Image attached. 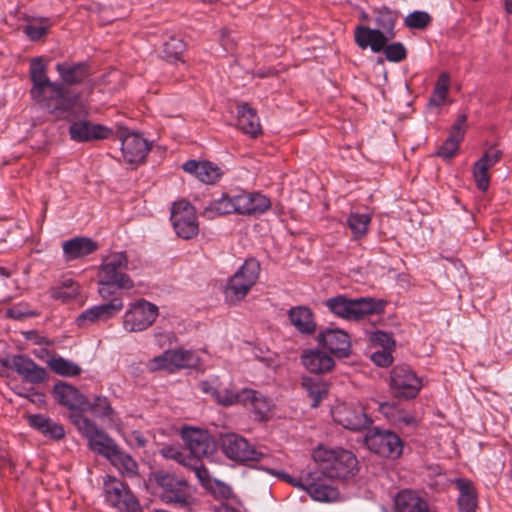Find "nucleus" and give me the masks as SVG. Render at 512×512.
I'll return each instance as SVG.
<instances>
[{
    "instance_id": "f257e3e1",
    "label": "nucleus",
    "mask_w": 512,
    "mask_h": 512,
    "mask_svg": "<svg viewBox=\"0 0 512 512\" xmlns=\"http://www.w3.org/2000/svg\"><path fill=\"white\" fill-rule=\"evenodd\" d=\"M61 81H51L41 57L30 62V95L36 104L58 120H72L77 98L69 94L65 85L83 83L90 75L86 62H58L55 66Z\"/></svg>"
},
{
    "instance_id": "f03ea898",
    "label": "nucleus",
    "mask_w": 512,
    "mask_h": 512,
    "mask_svg": "<svg viewBox=\"0 0 512 512\" xmlns=\"http://www.w3.org/2000/svg\"><path fill=\"white\" fill-rule=\"evenodd\" d=\"M128 258L126 252L112 253L103 258L98 271V293L101 298L122 299L124 290L134 288V282L126 273Z\"/></svg>"
},
{
    "instance_id": "7ed1b4c3",
    "label": "nucleus",
    "mask_w": 512,
    "mask_h": 512,
    "mask_svg": "<svg viewBox=\"0 0 512 512\" xmlns=\"http://www.w3.org/2000/svg\"><path fill=\"white\" fill-rule=\"evenodd\" d=\"M324 305L338 318L359 321L368 315L381 313L385 302L370 297L348 298L345 295H336L325 300Z\"/></svg>"
},
{
    "instance_id": "20e7f679",
    "label": "nucleus",
    "mask_w": 512,
    "mask_h": 512,
    "mask_svg": "<svg viewBox=\"0 0 512 512\" xmlns=\"http://www.w3.org/2000/svg\"><path fill=\"white\" fill-rule=\"evenodd\" d=\"M314 457L320 461V474L329 479H347L358 471L355 455L345 449H318Z\"/></svg>"
},
{
    "instance_id": "39448f33",
    "label": "nucleus",
    "mask_w": 512,
    "mask_h": 512,
    "mask_svg": "<svg viewBox=\"0 0 512 512\" xmlns=\"http://www.w3.org/2000/svg\"><path fill=\"white\" fill-rule=\"evenodd\" d=\"M153 476L157 486L161 489L160 498L164 503L187 512L192 511L195 499L186 480L165 471H157Z\"/></svg>"
},
{
    "instance_id": "423d86ee",
    "label": "nucleus",
    "mask_w": 512,
    "mask_h": 512,
    "mask_svg": "<svg viewBox=\"0 0 512 512\" xmlns=\"http://www.w3.org/2000/svg\"><path fill=\"white\" fill-rule=\"evenodd\" d=\"M105 501L122 512H143L138 498L129 486L116 477L106 475L103 481Z\"/></svg>"
},
{
    "instance_id": "0eeeda50",
    "label": "nucleus",
    "mask_w": 512,
    "mask_h": 512,
    "mask_svg": "<svg viewBox=\"0 0 512 512\" xmlns=\"http://www.w3.org/2000/svg\"><path fill=\"white\" fill-rule=\"evenodd\" d=\"M221 448L224 455L234 461H263L261 464H269L272 458L263 451L250 444L244 437L231 433L222 438Z\"/></svg>"
},
{
    "instance_id": "6e6552de",
    "label": "nucleus",
    "mask_w": 512,
    "mask_h": 512,
    "mask_svg": "<svg viewBox=\"0 0 512 512\" xmlns=\"http://www.w3.org/2000/svg\"><path fill=\"white\" fill-rule=\"evenodd\" d=\"M365 444L370 451L389 459L399 458L404 448V442L397 433L379 427L367 433Z\"/></svg>"
},
{
    "instance_id": "1a4fd4ad",
    "label": "nucleus",
    "mask_w": 512,
    "mask_h": 512,
    "mask_svg": "<svg viewBox=\"0 0 512 512\" xmlns=\"http://www.w3.org/2000/svg\"><path fill=\"white\" fill-rule=\"evenodd\" d=\"M260 274V263L255 258H249L229 278L225 293L227 297L236 300L243 299L254 286Z\"/></svg>"
},
{
    "instance_id": "9d476101",
    "label": "nucleus",
    "mask_w": 512,
    "mask_h": 512,
    "mask_svg": "<svg viewBox=\"0 0 512 512\" xmlns=\"http://www.w3.org/2000/svg\"><path fill=\"white\" fill-rule=\"evenodd\" d=\"M390 388L396 398L413 399L422 388V379L407 365H397L390 372Z\"/></svg>"
},
{
    "instance_id": "9b49d317",
    "label": "nucleus",
    "mask_w": 512,
    "mask_h": 512,
    "mask_svg": "<svg viewBox=\"0 0 512 512\" xmlns=\"http://www.w3.org/2000/svg\"><path fill=\"white\" fill-rule=\"evenodd\" d=\"M170 220L177 236L184 240L192 239L199 232L196 210L185 200L173 203Z\"/></svg>"
},
{
    "instance_id": "f8f14e48",
    "label": "nucleus",
    "mask_w": 512,
    "mask_h": 512,
    "mask_svg": "<svg viewBox=\"0 0 512 512\" xmlns=\"http://www.w3.org/2000/svg\"><path fill=\"white\" fill-rule=\"evenodd\" d=\"M159 314L158 307L144 299L133 303L124 315L123 327L128 332H140L150 327Z\"/></svg>"
},
{
    "instance_id": "ddd939ff",
    "label": "nucleus",
    "mask_w": 512,
    "mask_h": 512,
    "mask_svg": "<svg viewBox=\"0 0 512 512\" xmlns=\"http://www.w3.org/2000/svg\"><path fill=\"white\" fill-rule=\"evenodd\" d=\"M199 362L197 355L191 350H166L149 362L151 371L165 370L173 373L179 369L195 367Z\"/></svg>"
},
{
    "instance_id": "4468645a",
    "label": "nucleus",
    "mask_w": 512,
    "mask_h": 512,
    "mask_svg": "<svg viewBox=\"0 0 512 512\" xmlns=\"http://www.w3.org/2000/svg\"><path fill=\"white\" fill-rule=\"evenodd\" d=\"M182 439L189 450V455L182 460H188L189 458L201 459L202 457L211 456L217 448L214 438L208 431L203 429L185 428L182 431Z\"/></svg>"
},
{
    "instance_id": "2eb2a0df",
    "label": "nucleus",
    "mask_w": 512,
    "mask_h": 512,
    "mask_svg": "<svg viewBox=\"0 0 512 512\" xmlns=\"http://www.w3.org/2000/svg\"><path fill=\"white\" fill-rule=\"evenodd\" d=\"M78 106L74 109L75 117L69 126V135L75 142H90L94 140L108 139L112 135V130L102 124H94L87 120H76Z\"/></svg>"
},
{
    "instance_id": "dca6fc26",
    "label": "nucleus",
    "mask_w": 512,
    "mask_h": 512,
    "mask_svg": "<svg viewBox=\"0 0 512 512\" xmlns=\"http://www.w3.org/2000/svg\"><path fill=\"white\" fill-rule=\"evenodd\" d=\"M331 413L336 423L351 431H361L372 423V419L367 416L363 408L353 405H337Z\"/></svg>"
},
{
    "instance_id": "f3484780",
    "label": "nucleus",
    "mask_w": 512,
    "mask_h": 512,
    "mask_svg": "<svg viewBox=\"0 0 512 512\" xmlns=\"http://www.w3.org/2000/svg\"><path fill=\"white\" fill-rule=\"evenodd\" d=\"M105 302L85 309L77 318L76 323L80 327L98 321H105L116 316L124 307L123 299L102 298Z\"/></svg>"
},
{
    "instance_id": "a211bd4d",
    "label": "nucleus",
    "mask_w": 512,
    "mask_h": 512,
    "mask_svg": "<svg viewBox=\"0 0 512 512\" xmlns=\"http://www.w3.org/2000/svg\"><path fill=\"white\" fill-rule=\"evenodd\" d=\"M121 151L125 161L138 165L142 163L150 150L149 143L141 134L121 131L119 135Z\"/></svg>"
},
{
    "instance_id": "6ab92c4d",
    "label": "nucleus",
    "mask_w": 512,
    "mask_h": 512,
    "mask_svg": "<svg viewBox=\"0 0 512 512\" xmlns=\"http://www.w3.org/2000/svg\"><path fill=\"white\" fill-rule=\"evenodd\" d=\"M320 346L328 350L337 358H346L350 355L351 339L348 333L339 328H326L317 336Z\"/></svg>"
},
{
    "instance_id": "aec40b11",
    "label": "nucleus",
    "mask_w": 512,
    "mask_h": 512,
    "mask_svg": "<svg viewBox=\"0 0 512 512\" xmlns=\"http://www.w3.org/2000/svg\"><path fill=\"white\" fill-rule=\"evenodd\" d=\"M199 389L210 395L219 405L229 407L242 404V390L235 391L230 387L223 388L218 376H212L199 383Z\"/></svg>"
},
{
    "instance_id": "412c9836",
    "label": "nucleus",
    "mask_w": 512,
    "mask_h": 512,
    "mask_svg": "<svg viewBox=\"0 0 512 512\" xmlns=\"http://www.w3.org/2000/svg\"><path fill=\"white\" fill-rule=\"evenodd\" d=\"M11 367L21 378L31 384H40L48 379V373L44 367L39 366L26 355H15L11 360Z\"/></svg>"
},
{
    "instance_id": "4be33fe9",
    "label": "nucleus",
    "mask_w": 512,
    "mask_h": 512,
    "mask_svg": "<svg viewBox=\"0 0 512 512\" xmlns=\"http://www.w3.org/2000/svg\"><path fill=\"white\" fill-rule=\"evenodd\" d=\"M52 395L54 399L69 410H85L87 398L71 384L63 381L55 383Z\"/></svg>"
},
{
    "instance_id": "5701e85b",
    "label": "nucleus",
    "mask_w": 512,
    "mask_h": 512,
    "mask_svg": "<svg viewBox=\"0 0 512 512\" xmlns=\"http://www.w3.org/2000/svg\"><path fill=\"white\" fill-rule=\"evenodd\" d=\"M502 157V152L498 149H490L479 158L473 166V178L476 187L481 192H486L490 184L488 170L496 165Z\"/></svg>"
},
{
    "instance_id": "b1692460",
    "label": "nucleus",
    "mask_w": 512,
    "mask_h": 512,
    "mask_svg": "<svg viewBox=\"0 0 512 512\" xmlns=\"http://www.w3.org/2000/svg\"><path fill=\"white\" fill-rule=\"evenodd\" d=\"M301 363L310 373L317 375L330 371L335 365L334 359L318 348L304 350Z\"/></svg>"
},
{
    "instance_id": "393cba45",
    "label": "nucleus",
    "mask_w": 512,
    "mask_h": 512,
    "mask_svg": "<svg viewBox=\"0 0 512 512\" xmlns=\"http://www.w3.org/2000/svg\"><path fill=\"white\" fill-rule=\"evenodd\" d=\"M240 215L259 216L271 207L270 199L260 192H238Z\"/></svg>"
},
{
    "instance_id": "a878e982",
    "label": "nucleus",
    "mask_w": 512,
    "mask_h": 512,
    "mask_svg": "<svg viewBox=\"0 0 512 512\" xmlns=\"http://www.w3.org/2000/svg\"><path fill=\"white\" fill-rule=\"evenodd\" d=\"M182 168L206 184H214L223 174L220 167L210 161L188 160Z\"/></svg>"
},
{
    "instance_id": "bb28decb",
    "label": "nucleus",
    "mask_w": 512,
    "mask_h": 512,
    "mask_svg": "<svg viewBox=\"0 0 512 512\" xmlns=\"http://www.w3.org/2000/svg\"><path fill=\"white\" fill-rule=\"evenodd\" d=\"M85 438L88 440L90 450L103 456L108 461L114 456L119 446L107 433L96 426Z\"/></svg>"
},
{
    "instance_id": "cd10ccee",
    "label": "nucleus",
    "mask_w": 512,
    "mask_h": 512,
    "mask_svg": "<svg viewBox=\"0 0 512 512\" xmlns=\"http://www.w3.org/2000/svg\"><path fill=\"white\" fill-rule=\"evenodd\" d=\"M231 213L240 215L238 193H223L220 198L211 201L203 211V215L206 218H214L217 215H225Z\"/></svg>"
},
{
    "instance_id": "c85d7f7f",
    "label": "nucleus",
    "mask_w": 512,
    "mask_h": 512,
    "mask_svg": "<svg viewBox=\"0 0 512 512\" xmlns=\"http://www.w3.org/2000/svg\"><path fill=\"white\" fill-rule=\"evenodd\" d=\"M237 110V127L245 134L256 138L261 134L260 119L257 111L252 108L248 103L238 104Z\"/></svg>"
},
{
    "instance_id": "c756f323",
    "label": "nucleus",
    "mask_w": 512,
    "mask_h": 512,
    "mask_svg": "<svg viewBox=\"0 0 512 512\" xmlns=\"http://www.w3.org/2000/svg\"><path fill=\"white\" fill-rule=\"evenodd\" d=\"M242 405L251 406L254 417L259 421H266L271 409V400L260 392L244 388L242 389Z\"/></svg>"
},
{
    "instance_id": "7c9ffc66",
    "label": "nucleus",
    "mask_w": 512,
    "mask_h": 512,
    "mask_svg": "<svg viewBox=\"0 0 512 512\" xmlns=\"http://www.w3.org/2000/svg\"><path fill=\"white\" fill-rule=\"evenodd\" d=\"M456 488L459 490L457 505L459 512H476L478 507V494L473 482L465 478L455 479Z\"/></svg>"
},
{
    "instance_id": "2f4dec72",
    "label": "nucleus",
    "mask_w": 512,
    "mask_h": 512,
    "mask_svg": "<svg viewBox=\"0 0 512 512\" xmlns=\"http://www.w3.org/2000/svg\"><path fill=\"white\" fill-rule=\"evenodd\" d=\"M288 317L296 330L303 335H311L316 331V321L312 310L307 306L292 307Z\"/></svg>"
},
{
    "instance_id": "473e14b6",
    "label": "nucleus",
    "mask_w": 512,
    "mask_h": 512,
    "mask_svg": "<svg viewBox=\"0 0 512 512\" xmlns=\"http://www.w3.org/2000/svg\"><path fill=\"white\" fill-rule=\"evenodd\" d=\"M97 249L98 243L88 237H75L63 243V253L67 261L85 257Z\"/></svg>"
},
{
    "instance_id": "72a5a7b5",
    "label": "nucleus",
    "mask_w": 512,
    "mask_h": 512,
    "mask_svg": "<svg viewBox=\"0 0 512 512\" xmlns=\"http://www.w3.org/2000/svg\"><path fill=\"white\" fill-rule=\"evenodd\" d=\"M28 423L46 438L60 440L65 436L64 427L43 414L29 415Z\"/></svg>"
},
{
    "instance_id": "f704fd0d",
    "label": "nucleus",
    "mask_w": 512,
    "mask_h": 512,
    "mask_svg": "<svg viewBox=\"0 0 512 512\" xmlns=\"http://www.w3.org/2000/svg\"><path fill=\"white\" fill-rule=\"evenodd\" d=\"M378 411L391 423L414 425L415 417L405 411L398 402H381Z\"/></svg>"
},
{
    "instance_id": "c9c22d12",
    "label": "nucleus",
    "mask_w": 512,
    "mask_h": 512,
    "mask_svg": "<svg viewBox=\"0 0 512 512\" xmlns=\"http://www.w3.org/2000/svg\"><path fill=\"white\" fill-rule=\"evenodd\" d=\"M397 512H424L426 503L413 491L402 490L395 498Z\"/></svg>"
},
{
    "instance_id": "e433bc0d",
    "label": "nucleus",
    "mask_w": 512,
    "mask_h": 512,
    "mask_svg": "<svg viewBox=\"0 0 512 512\" xmlns=\"http://www.w3.org/2000/svg\"><path fill=\"white\" fill-rule=\"evenodd\" d=\"M301 384L312 399L311 406L313 408L318 407L322 399L328 394V385L320 377L304 376Z\"/></svg>"
},
{
    "instance_id": "4c0bfd02",
    "label": "nucleus",
    "mask_w": 512,
    "mask_h": 512,
    "mask_svg": "<svg viewBox=\"0 0 512 512\" xmlns=\"http://www.w3.org/2000/svg\"><path fill=\"white\" fill-rule=\"evenodd\" d=\"M109 462L121 473L134 477L138 473V464L131 455L124 452L120 447L109 460Z\"/></svg>"
},
{
    "instance_id": "58836bf2",
    "label": "nucleus",
    "mask_w": 512,
    "mask_h": 512,
    "mask_svg": "<svg viewBox=\"0 0 512 512\" xmlns=\"http://www.w3.org/2000/svg\"><path fill=\"white\" fill-rule=\"evenodd\" d=\"M52 26V22L48 18H36L27 22V24L23 28L24 34L31 41H39L44 38L50 28Z\"/></svg>"
},
{
    "instance_id": "ea45409f",
    "label": "nucleus",
    "mask_w": 512,
    "mask_h": 512,
    "mask_svg": "<svg viewBox=\"0 0 512 512\" xmlns=\"http://www.w3.org/2000/svg\"><path fill=\"white\" fill-rule=\"evenodd\" d=\"M371 216L367 213L351 212L347 218V225L350 228L355 240L364 237L368 231Z\"/></svg>"
},
{
    "instance_id": "a19ab883",
    "label": "nucleus",
    "mask_w": 512,
    "mask_h": 512,
    "mask_svg": "<svg viewBox=\"0 0 512 512\" xmlns=\"http://www.w3.org/2000/svg\"><path fill=\"white\" fill-rule=\"evenodd\" d=\"M306 491L316 501L330 502L338 497L336 488L320 482H311L307 485Z\"/></svg>"
},
{
    "instance_id": "79ce46f5",
    "label": "nucleus",
    "mask_w": 512,
    "mask_h": 512,
    "mask_svg": "<svg viewBox=\"0 0 512 512\" xmlns=\"http://www.w3.org/2000/svg\"><path fill=\"white\" fill-rule=\"evenodd\" d=\"M48 366L56 374L64 377H73L81 373V368L79 365L61 356L51 358L48 361Z\"/></svg>"
},
{
    "instance_id": "37998d69",
    "label": "nucleus",
    "mask_w": 512,
    "mask_h": 512,
    "mask_svg": "<svg viewBox=\"0 0 512 512\" xmlns=\"http://www.w3.org/2000/svg\"><path fill=\"white\" fill-rule=\"evenodd\" d=\"M186 49V44L180 38L170 37L163 44L164 57L169 62H184L183 53Z\"/></svg>"
},
{
    "instance_id": "c03bdc74",
    "label": "nucleus",
    "mask_w": 512,
    "mask_h": 512,
    "mask_svg": "<svg viewBox=\"0 0 512 512\" xmlns=\"http://www.w3.org/2000/svg\"><path fill=\"white\" fill-rule=\"evenodd\" d=\"M80 293L79 285L71 278L62 281L61 285L53 290L52 296L63 302L75 299Z\"/></svg>"
},
{
    "instance_id": "a18cd8bd",
    "label": "nucleus",
    "mask_w": 512,
    "mask_h": 512,
    "mask_svg": "<svg viewBox=\"0 0 512 512\" xmlns=\"http://www.w3.org/2000/svg\"><path fill=\"white\" fill-rule=\"evenodd\" d=\"M449 80L450 77L448 73L443 72L440 74L436 83V87L429 99L430 106L439 107L443 104L449 91Z\"/></svg>"
},
{
    "instance_id": "49530a36",
    "label": "nucleus",
    "mask_w": 512,
    "mask_h": 512,
    "mask_svg": "<svg viewBox=\"0 0 512 512\" xmlns=\"http://www.w3.org/2000/svg\"><path fill=\"white\" fill-rule=\"evenodd\" d=\"M85 410L90 411L95 417L101 419H110L113 414V408L111 407L110 402L103 396L95 397L91 403L87 401Z\"/></svg>"
},
{
    "instance_id": "de8ad7c7",
    "label": "nucleus",
    "mask_w": 512,
    "mask_h": 512,
    "mask_svg": "<svg viewBox=\"0 0 512 512\" xmlns=\"http://www.w3.org/2000/svg\"><path fill=\"white\" fill-rule=\"evenodd\" d=\"M397 16L390 10L388 7L383 6L377 11V15L375 18L376 25L383 29L389 37H394V27L396 23Z\"/></svg>"
},
{
    "instance_id": "09e8293b",
    "label": "nucleus",
    "mask_w": 512,
    "mask_h": 512,
    "mask_svg": "<svg viewBox=\"0 0 512 512\" xmlns=\"http://www.w3.org/2000/svg\"><path fill=\"white\" fill-rule=\"evenodd\" d=\"M70 421L77 427L78 431L85 437L97 426L95 422L83 416L85 410H70Z\"/></svg>"
},
{
    "instance_id": "8fccbe9b",
    "label": "nucleus",
    "mask_w": 512,
    "mask_h": 512,
    "mask_svg": "<svg viewBox=\"0 0 512 512\" xmlns=\"http://www.w3.org/2000/svg\"><path fill=\"white\" fill-rule=\"evenodd\" d=\"M257 469L261 471H265L266 473L276 476L277 478L284 480L285 482L299 488H303L306 490L307 486L303 485L301 479L294 478L287 474L284 471L276 469L274 466L271 465V462L269 464H258Z\"/></svg>"
},
{
    "instance_id": "3c124183",
    "label": "nucleus",
    "mask_w": 512,
    "mask_h": 512,
    "mask_svg": "<svg viewBox=\"0 0 512 512\" xmlns=\"http://www.w3.org/2000/svg\"><path fill=\"white\" fill-rule=\"evenodd\" d=\"M431 22V16L425 11H414L405 18V24L411 29H424Z\"/></svg>"
},
{
    "instance_id": "603ef678",
    "label": "nucleus",
    "mask_w": 512,
    "mask_h": 512,
    "mask_svg": "<svg viewBox=\"0 0 512 512\" xmlns=\"http://www.w3.org/2000/svg\"><path fill=\"white\" fill-rule=\"evenodd\" d=\"M385 57L389 62L398 63L407 56V50L401 42H394L384 48Z\"/></svg>"
},
{
    "instance_id": "864d4df0",
    "label": "nucleus",
    "mask_w": 512,
    "mask_h": 512,
    "mask_svg": "<svg viewBox=\"0 0 512 512\" xmlns=\"http://www.w3.org/2000/svg\"><path fill=\"white\" fill-rule=\"evenodd\" d=\"M461 141L448 136V138L442 143L436 151V155L442 159H451L455 156L459 149Z\"/></svg>"
},
{
    "instance_id": "5fc2aeb1",
    "label": "nucleus",
    "mask_w": 512,
    "mask_h": 512,
    "mask_svg": "<svg viewBox=\"0 0 512 512\" xmlns=\"http://www.w3.org/2000/svg\"><path fill=\"white\" fill-rule=\"evenodd\" d=\"M179 461L182 462L183 465L190 467L202 484H206L209 482V472L201 463L200 459L189 458L188 460Z\"/></svg>"
},
{
    "instance_id": "6e6d98bb",
    "label": "nucleus",
    "mask_w": 512,
    "mask_h": 512,
    "mask_svg": "<svg viewBox=\"0 0 512 512\" xmlns=\"http://www.w3.org/2000/svg\"><path fill=\"white\" fill-rule=\"evenodd\" d=\"M374 29H371L366 26H358L355 30V42L357 45L362 48L366 49L371 44V39L373 37Z\"/></svg>"
},
{
    "instance_id": "4d7b16f0",
    "label": "nucleus",
    "mask_w": 512,
    "mask_h": 512,
    "mask_svg": "<svg viewBox=\"0 0 512 512\" xmlns=\"http://www.w3.org/2000/svg\"><path fill=\"white\" fill-rule=\"evenodd\" d=\"M35 313H33L31 310H29L28 306L26 304H18L14 305L12 307H9L6 310V316L8 318L14 319V320H22L26 317L34 316Z\"/></svg>"
},
{
    "instance_id": "13d9d810",
    "label": "nucleus",
    "mask_w": 512,
    "mask_h": 512,
    "mask_svg": "<svg viewBox=\"0 0 512 512\" xmlns=\"http://www.w3.org/2000/svg\"><path fill=\"white\" fill-rule=\"evenodd\" d=\"M466 122H467V115L460 114L456 118L454 124L452 125L449 136L462 142V140L464 139V136H465Z\"/></svg>"
},
{
    "instance_id": "bf43d9fd",
    "label": "nucleus",
    "mask_w": 512,
    "mask_h": 512,
    "mask_svg": "<svg viewBox=\"0 0 512 512\" xmlns=\"http://www.w3.org/2000/svg\"><path fill=\"white\" fill-rule=\"evenodd\" d=\"M372 33L373 37L371 39V44L369 47L375 53L383 51L384 48L386 47L388 39H390L391 37H389V34L385 35V33L380 29H374V32Z\"/></svg>"
},
{
    "instance_id": "052dcab7",
    "label": "nucleus",
    "mask_w": 512,
    "mask_h": 512,
    "mask_svg": "<svg viewBox=\"0 0 512 512\" xmlns=\"http://www.w3.org/2000/svg\"><path fill=\"white\" fill-rule=\"evenodd\" d=\"M370 339L373 343L381 346L383 349H390L395 344L392 336L381 330L373 332Z\"/></svg>"
},
{
    "instance_id": "680f3d73",
    "label": "nucleus",
    "mask_w": 512,
    "mask_h": 512,
    "mask_svg": "<svg viewBox=\"0 0 512 512\" xmlns=\"http://www.w3.org/2000/svg\"><path fill=\"white\" fill-rule=\"evenodd\" d=\"M388 349H383L382 351H375L371 355V360L379 367H387L392 364L393 357Z\"/></svg>"
},
{
    "instance_id": "e2e57ef3",
    "label": "nucleus",
    "mask_w": 512,
    "mask_h": 512,
    "mask_svg": "<svg viewBox=\"0 0 512 512\" xmlns=\"http://www.w3.org/2000/svg\"><path fill=\"white\" fill-rule=\"evenodd\" d=\"M26 397L33 403L43 404L45 403V394L35 391L33 388L29 389L26 393Z\"/></svg>"
},
{
    "instance_id": "0e129e2a",
    "label": "nucleus",
    "mask_w": 512,
    "mask_h": 512,
    "mask_svg": "<svg viewBox=\"0 0 512 512\" xmlns=\"http://www.w3.org/2000/svg\"><path fill=\"white\" fill-rule=\"evenodd\" d=\"M130 442L138 448H143L145 447L147 440L140 432L134 431L130 436Z\"/></svg>"
},
{
    "instance_id": "69168bd1",
    "label": "nucleus",
    "mask_w": 512,
    "mask_h": 512,
    "mask_svg": "<svg viewBox=\"0 0 512 512\" xmlns=\"http://www.w3.org/2000/svg\"><path fill=\"white\" fill-rule=\"evenodd\" d=\"M261 362L264 363V365L268 368H275L276 367V362L273 358L271 357H262L260 359Z\"/></svg>"
},
{
    "instance_id": "338daca9",
    "label": "nucleus",
    "mask_w": 512,
    "mask_h": 512,
    "mask_svg": "<svg viewBox=\"0 0 512 512\" xmlns=\"http://www.w3.org/2000/svg\"><path fill=\"white\" fill-rule=\"evenodd\" d=\"M220 492L225 498H228L232 494V489L229 486L222 484Z\"/></svg>"
},
{
    "instance_id": "774afa93",
    "label": "nucleus",
    "mask_w": 512,
    "mask_h": 512,
    "mask_svg": "<svg viewBox=\"0 0 512 512\" xmlns=\"http://www.w3.org/2000/svg\"><path fill=\"white\" fill-rule=\"evenodd\" d=\"M505 10L508 14H512V0H505Z\"/></svg>"
}]
</instances>
